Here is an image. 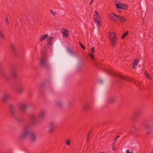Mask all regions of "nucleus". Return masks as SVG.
<instances>
[{
	"label": "nucleus",
	"mask_w": 153,
	"mask_h": 153,
	"mask_svg": "<svg viewBox=\"0 0 153 153\" xmlns=\"http://www.w3.org/2000/svg\"><path fill=\"white\" fill-rule=\"evenodd\" d=\"M30 122L25 125L24 129L22 131L19 135L20 140H24L28 137L30 132V128L36 126L38 122V118L34 114H31L29 116Z\"/></svg>",
	"instance_id": "1"
},
{
	"label": "nucleus",
	"mask_w": 153,
	"mask_h": 153,
	"mask_svg": "<svg viewBox=\"0 0 153 153\" xmlns=\"http://www.w3.org/2000/svg\"><path fill=\"white\" fill-rule=\"evenodd\" d=\"M103 71L106 73L109 74L112 76L117 77V80L119 82V83H121V79H123L129 82H132V80L131 78H129L128 79L126 78L119 74L114 72L112 69H108L107 71L103 69Z\"/></svg>",
	"instance_id": "2"
},
{
	"label": "nucleus",
	"mask_w": 153,
	"mask_h": 153,
	"mask_svg": "<svg viewBox=\"0 0 153 153\" xmlns=\"http://www.w3.org/2000/svg\"><path fill=\"white\" fill-rule=\"evenodd\" d=\"M41 56L40 60V65L45 68H48L49 66L47 62L46 56L45 51L41 53Z\"/></svg>",
	"instance_id": "3"
},
{
	"label": "nucleus",
	"mask_w": 153,
	"mask_h": 153,
	"mask_svg": "<svg viewBox=\"0 0 153 153\" xmlns=\"http://www.w3.org/2000/svg\"><path fill=\"white\" fill-rule=\"evenodd\" d=\"M109 36L112 47L113 48H114L116 46V35L114 32H112L109 33Z\"/></svg>",
	"instance_id": "4"
},
{
	"label": "nucleus",
	"mask_w": 153,
	"mask_h": 153,
	"mask_svg": "<svg viewBox=\"0 0 153 153\" xmlns=\"http://www.w3.org/2000/svg\"><path fill=\"white\" fill-rule=\"evenodd\" d=\"M142 112L141 111H137L133 113L131 116V118L134 121H137L139 117L142 115Z\"/></svg>",
	"instance_id": "5"
},
{
	"label": "nucleus",
	"mask_w": 153,
	"mask_h": 153,
	"mask_svg": "<svg viewBox=\"0 0 153 153\" xmlns=\"http://www.w3.org/2000/svg\"><path fill=\"white\" fill-rule=\"evenodd\" d=\"M95 13V14L93 16V19L95 22L97 23L98 26H100L101 25V22L100 21V18L99 16V13L96 11H94Z\"/></svg>",
	"instance_id": "6"
},
{
	"label": "nucleus",
	"mask_w": 153,
	"mask_h": 153,
	"mask_svg": "<svg viewBox=\"0 0 153 153\" xmlns=\"http://www.w3.org/2000/svg\"><path fill=\"white\" fill-rule=\"evenodd\" d=\"M28 138L31 143H34L36 140V136L35 133L32 131H30Z\"/></svg>",
	"instance_id": "7"
},
{
	"label": "nucleus",
	"mask_w": 153,
	"mask_h": 153,
	"mask_svg": "<svg viewBox=\"0 0 153 153\" xmlns=\"http://www.w3.org/2000/svg\"><path fill=\"white\" fill-rule=\"evenodd\" d=\"M9 109L11 115L14 117H15L16 114V108L13 104H9Z\"/></svg>",
	"instance_id": "8"
},
{
	"label": "nucleus",
	"mask_w": 153,
	"mask_h": 153,
	"mask_svg": "<svg viewBox=\"0 0 153 153\" xmlns=\"http://www.w3.org/2000/svg\"><path fill=\"white\" fill-rule=\"evenodd\" d=\"M16 90L19 94H21L24 92L25 88L22 84L19 83L17 84L16 87Z\"/></svg>",
	"instance_id": "9"
},
{
	"label": "nucleus",
	"mask_w": 153,
	"mask_h": 153,
	"mask_svg": "<svg viewBox=\"0 0 153 153\" xmlns=\"http://www.w3.org/2000/svg\"><path fill=\"white\" fill-rule=\"evenodd\" d=\"M11 74L13 77L15 79H17L19 77L16 68L14 66H12L11 68Z\"/></svg>",
	"instance_id": "10"
},
{
	"label": "nucleus",
	"mask_w": 153,
	"mask_h": 153,
	"mask_svg": "<svg viewBox=\"0 0 153 153\" xmlns=\"http://www.w3.org/2000/svg\"><path fill=\"white\" fill-rule=\"evenodd\" d=\"M116 7L118 9H121L123 10H126L128 8V6L123 4L119 3L116 4Z\"/></svg>",
	"instance_id": "11"
},
{
	"label": "nucleus",
	"mask_w": 153,
	"mask_h": 153,
	"mask_svg": "<svg viewBox=\"0 0 153 153\" xmlns=\"http://www.w3.org/2000/svg\"><path fill=\"white\" fill-rule=\"evenodd\" d=\"M11 95L8 94H5L3 95L2 98V100L3 102H5L7 100L11 98Z\"/></svg>",
	"instance_id": "12"
},
{
	"label": "nucleus",
	"mask_w": 153,
	"mask_h": 153,
	"mask_svg": "<svg viewBox=\"0 0 153 153\" xmlns=\"http://www.w3.org/2000/svg\"><path fill=\"white\" fill-rule=\"evenodd\" d=\"M54 38L52 36H50L47 38V44L48 48L51 49V46L52 45V42Z\"/></svg>",
	"instance_id": "13"
},
{
	"label": "nucleus",
	"mask_w": 153,
	"mask_h": 153,
	"mask_svg": "<svg viewBox=\"0 0 153 153\" xmlns=\"http://www.w3.org/2000/svg\"><path fill=\"white\" fill-rule=\"evenodd\" d=\"M109 17L110 19L113 21L116 22L118 19V15H116L113 13L109 14Z\"/></svg>",
	"instance_id": "14"
},
{
	"label": "nucleus",
	"mask_w": 153,
	"mask_h": 153,
	"mask_svg": "<svg viewBox=\"0 0 153 153\" xmlns=\"http://www.w3.org/2000/svg\"><path fill=\"white\" fill-rule=\"evenodd\" d=\"M19 107L22 112L25 113V109L27 108L28 106L27 105L22 104L20 105Z\"/></svg>",
	"instance_id": "15"
},
{
	"label": "nucleus",
	"mask_w": 153,
	"mask_h": 153,
	"mask_svg": "<svg viewBox=\"0 0 153 153\" xmlns=\"http://www.w3.org/2000/svg\"><path fill=\"white\" fill-rule=\"evenodd\" d=\"M55 125L53 123H50L49 125V132L50 133H51L53 131V129L55 127Z\"/></svg>",
	"instance_id": "16"
},
{
	"label": "nucleus",
	"mask_w": 153,
	"mask_h": 153,
	"mask_svg": "<svg viewBox=\"0 0 153 153\" xmlns=\"http://www.w3.org/2000/svg\"><path fill=\"white\" fill-rule=\"evenodd\" d=\"M117 20L120 21L121 22H124L126 21V19L125 17L123 16H120L118 15V19Z\"/></svg>",
	"instance_id": "17"
},
{
	"label": "nucleus",
	"mask_w": 153,
	"mask_h": 153,
	"mask_svg": "<svg viewBox=\"0 0 153 153\" xmlns=\"http://www.w3.org/2000/svg\"><path fill=\"white\" fill-rule=\"evenodd\" d=\"M90 107V105L88 103H86L83 106V109L85 111L89 110Z\"/></svg>",
	"instance_id": "18"
},
{
	"label": "nucleus",
	"mask_w": 153,
	"mask_h": 153,
	"mask_svg": "<svg viewBox=\"0 0 153 153\" xmlns=\"http://www.w3.org/2000/svg\"><path fill=\"white\" fill-rule=\"evenodd\" d=\"M64 32H62L63 35V37L65 38H66L68 37L69 36V34L68 33L66 32H68V30L66 29H64Z\"/></svg>",
	"instance_id": "19"
},
{
	"label": "nucleus",
	"mask_w": 153,
	"mask_h": 153,
	"mask_svg": "<svg viewBox=\"0 0 153 153\" xmlns=\"http://www.w3.org/2000/svg\"><path fill=\"white\" fill-rule=\"evenodd\" d=\"M11 49L12 51L14 53V54L15 55H17V52L16 51L15 46L14 45L12 44L11 45Z\"/></svg>",
	"instance_id": "20"
},
{
	"label": "nucleus",
	"mask_w": 153,
	"mask_h": 153,
	"mask_svg": "<svg viewBox=\"0 0 153 153\" xmlns=\"http://www.w3.org/2000/svg\"><path fill=\"white\" fill-rule=\"evenodd\" d=\"M76 104V102L75 100L69 101L68 106L70 107H72L75 105Z\"/></svg>",
	"instance_id": "21"
},
{
	"label": "nucleus",
	"mask_w": 153,
	"mask_h": 153,
	"mask_svg": "<svg viewBox=\"0 0 153 153\" xmlns=\"http://www.w3.org/2000/svg\"><path fill=\"white\" fill-rule=\"evenodd\" d=\"M56 105L59 108H62L63 107V105L60 101H58L56 103Z\"/></svg>",
	"instance_id": "22"
},
{
	"label": "nucleus",
	"mask_w": 153,
	"mask_h": 153,
	"mask_svg": "<svg viewBox=\"0 0 153 153\" xmlns=\"http://www.w3.org/2000/svg\"><path fill=\"white\" fill-rule=\"evenodd\" d=\"M116 101L115 99L113 97L110 98L108 100V102L110 104H113Z\"/></svg>",
	"instance_id": "23"
},
{
	"label": "nucleus",
	"mask_w": 153,
	"mask_h": 153,
	"mask_svg": "<svg viewBox=\"0 0 153 153\" xmlns=\"http://www.w3.org/2000/svg\"><path fill=\"white\" fill-rule=\"evenodd\" d=\"M145 128L146 129L151 130L153 128V125L147 124L145 125Z\"/></svg>",
	"instance_id": "24"
},
{
	"label": "nucleus",
	"mask_w": 153,
	"mask_h": 153,
	"mask_svg": "<svg viewBox=\"0 0 153 153\" xmlns=\"http://www.w3.org/2000/svg\"><path fill=\"white\" fill-rule=\"evenodd\" d=\"M138 59H137L134 61L133 65V68L134 69L136 68V66L138 64Z\"/></svg>",
	"instance_id": "25"
},
{
	"label": "nucleus",
	"mask_w": 153,
	"mask_h": 153,
	"mask_svg": "<svg viewBox=\"0 0 153 153\" xmlns=\"http://www.w3.org/2000/svg\"><path fill=\"white\" fill-rule=\"evenodd\" d=\"M2 76L7 81H8L10 79V77L7 74L3 73L2 74Z\"/></svg>",
	"instance_id": "26"
},
{
	"label": "nucleus",
	"mask_w": 153,
	"mask_h": 153,
	"mask_svg": "<svg viewBox=\"0 0 153 153\" xmlns=\"http://www.w3.org/2000/svg\"><path fill=\"white\" fill-rule=\"evenodd\" d=\"M48 36V34H46L42 36L40 39V41H42L45 40L46 39V38Z\"/></svg>",
	"instance_id": "27"
},
{
	"label": "nucleus",
	"mask_w": 153,
	"mask_h": 153,
	"mask_svg": "<svg viewBox=\"0 0 153 153\" xmlns=\"http://www.w3.org/2000/svg\"><path fill=\"white\" fill-rule=\"evenodd\" d=\"M128 31H126V32L124 33L121 37V39H123L125 37L128 35Z\"/></svg>",
	"instance_id": "28"
},
{
	"label": "nucleus",
	"mask_w": 153,
	"mask_h": 153,
	"mask_svg": "<svg viewBox=\"0 0 153 153\" xmlns=\"http://www.w3.org/2000/svg\"><path fill=\"white\" fill-rule=\"evenodd\" d=\"M45 112L44 111H42L39 115V117L40 118H43L45 115Z\"/></svg>",
	"instance_id": "29"
},
{
	"label": "nucleus",
	"mask_w": 153,
	"mask_h": 153,
	"mask_svg": "<svg viewBox=\"0 0 153 153\" xmlns=\"http://www.w3.org/2000/svg\"><path fill=\"white\" fill-rule=\"evenodd\" d=\"M14 118L16 120H17L18 122H20V123L23 121L24 120V118L23 117H21L20 118H16V117H14Z\"/></svg>",
	"instance_id": "30"
},
{
	"label": "nucleus",
	"mask_w": 153,
	"mask_h": 153,
	"mask_svg": "<svg viewBox=\"0 0 153 153\" xmlns=\"http://www.w3.org/2000/svg\"><path fill=\"white\" fill-rule=\"evenodd\" d=\"M134 84L137 86L140 87L141 83L138 81H135L134 82ZM140 88L141 89V88L140 87Z\"/></svg>",
	"instance_id": "31"
},
{
	"label": "nucleus",
	"mask_w": 153,
	"mask_h": 153,
	"mask_svg": "<svg viewBox=\"0 0 153 153\" xmlns=\"http://www.w3.org/2000/svg\"><path fill=\"white\" fill-rule=\"evenodd\" d=\"M146 76L149 79H151L150 75L146 71L144 72Z\"/></svg>",
	"instance_id": "32"
},
{
	"label": "nucleus",
	"mask_w": 153,
	"mask_h": 153,
	"mask_svg": "<svg viewBox=\"0 0 153 153\" xmlns=\"http://www.w3.org/2000/svg\"><path fill=\"white\" fill-rule=\"evenodd\" d=\"M151 133V130L146 129V135H149Z\"/></svg>",
	"instance_id": "33"
},
{
	"label": "nucleus",
	"mask_w": 153,
	"mask_h": 153,
	"mask_svg": "<svg viewBox=\"0 0 153 153\" xmlns=\"http://www.w3.org/2000/svg\"><path fill=\"white\" fill-rule=\"evenodd\" d=\"M88 56H90L92 60L93 61L94 60V56L93 54L91 53H89L88 54Z\"/></svg>",
	"instance_id": "34"
},
{
	"label": "nucleus",
	"mask_w": 153,
	"mask_h": 153,
	"mask_svg": "<svg viewBox=\"0 0 153 153\" xmlns=\"http://www.w3.org/2000/svg\"><path fill=\"white\" fill-rule=\"evenodd\" d=\"M91 131H90L88 133V135H87V141H88L90 137V135L91 134Z\"/></svg>",
	"instance_id": "35"
},
{
	"label": "nucleus",
	"mask_w": 153,
	"mask_h": 153,
	"mask_svg": "<svg viewBox=\"0 0 153 153\" xmlns=\"http://www.w3.org/2000/svg\"><path fill=\"white\" fill-rule=\"evenodd\" d=\"M65 144L69 146L70 145V141L69 139L67 140L66 141Z\"/></svg>",
	"instance_id": "36"
},
{
	"label": "nucleus",
	"mask_w": 153,
	"mask_h": 153,
	"mask_svg": "<svg viewBox=\"0 0 153 153\" xmlns=\"http://www.w3.org/2000/svg\"><path fill=\"white\" fill-rule=\"evenodd\" d=\"M0 36H1V39H4V36L2 33L1 32V31L0 30Z\"/></svg>",
	"instance_id": "37"
},
{
	"label": "nucleus",
	"mask_w": 153,
	"mask_h": 153,
	"mask_svg": "<svg viewBox=\"0 0 153 153\" xmlns=\"http://www.w3.org/2000/svg\"><path fill=\"white\" fill-rule=\"evenodd\" d=\"M94 64L96 67L98 69H100V67H99L98 64L96 62H95Z\"/></svg>",
	"instance_id": "38"
},
{
	"label": "nucleus",
	"mask_w": 153,
	"mask_h": 153,
	"mask_svg": "<svg viewBox=\"0 0 153 153\" xmlns=\"http://www.w3.org/2000/svg\"><path fill=\"white\" fill-rule=\"evenodd\" d=\"M51 13L53 15V16H55V14L56 13V12H54L53 10H50Z\"/></svg>",
	"instance_id": "39"
},
{
	"label": "nucleus",
	"mask_w": 153,
	"mask_h": 153,
	"mask_svg": "<svg viewBox=\"0 0 153 153\" xmlns=\"http://www.w3.org/2000/svg\"><path fill=\"white\" fill-rule=\"evenodd\" d=\"M133 128L135 131L137 130L138 129V128L135 126H133Z\"/></svg>",
	"instance_id": "40"
},
{
	"label": "nucleus",
	"mask_w": 153,
	"mask_h": 153,
	"mask_svg": "<svg viewBox=\"0 0 153 153\" xmlns=\"http://www.w3.org/2000/svg\"><path fill=\"white\" fill-rule=\"evenodd\" d=\"M79 44L80 45L82 48H83V49L85 50V47L83 45H82L81 42H79Z\"/></svg>",
	"instance_id": "41"
},
{
	"label": "nucleus",
	"mask_w": 153,
	"mask_h": 153,
	"mask_svg": "<svg viewBox=\"0 0 153 153\" xmlns=\"http://www.w3.org/2000/svg\"><path fill=\"white\" fill-rule=\"evenodd\" d=\"M45 86V84L44 83H42L40 85V87L41 89L43 88Z\"/></svg>",
	"instance_id": "42"
},
{
	"label": "nucleus",
	"mask_w": 153,
	"mask_h": 153,
	"mask_svg": "<svg viewBox=\"0 0 153 153\" xmlns=\"http://www.w3.org/2000/svg\"><path fill=\"white\" fill-rule=\"evenodd\" d=\"M126 153H133V152L132 151L131 152H130L129 149H128L126 151Z\"/></svg>",
	"instance_id": "43"
},
{
	"label": "nucleus",
	"mask_w": 153,
	"mask_h": 153,
	"mask_svg": "<svg viewBox=\"0 0 153 153\" xmlns=\"http://www.w3.org/2000/svg\"><path fill=\"white\" fill-rule=\"evenodd\" d=\"M91 51L92 52H94V49L93 47H92L91 49Z\"/></svg>",
	"instance_id": "44"
},
{
	"label": "nucleus",
	"mask_w": 153,
	"mask_h": 153,
	"mask_svg": "<svg viewBox=\"0 0 153 153\" xmlns=\"http://www.w3.org/2000/svg\"><path fill=\"white\" fill-rule=\"evenodd\" d=\"M119 137V135H118L115 138L114 140L115 141V142L116 141V140Z\"/></svg>",
	"instance_id": "45"
},
{
	"label": "nucleus",
	"mask_w": 153,
	"mask_h": 153,
	"mask_svg": "<svg viewBox=\"0 0 153 153\" xmlns=\"http://www.w3.org/2000/svg\"><path fill=\"white\" fill-rule=\"evenodd\" d=\"M6 22L8 24H9V22L8 20V18H7V19H6Z\"/></svg>",
	"instance_id": "46"
},
{
	"label": "nucleus",
	"mask_w": 153,
	"mask_h": 153,
	"mask_svg": "<svg viewBox=\"0 0 153 153\" xmlns=\"http://www.w3.org/2000/svg\"><path fill=\"white\" fill-rule=\"evenodd\" d=\"M103 81L101 80H100L99 81V82L101 83H103Z\"/></svg>",
	"instance_id": "47"
},
{
	"label": "nucleus",
	"mask_w": 153,
	"mask_h": 153,
	"mask_svg": "<svg viewBox=\"0 0 153 153\" xmlns=\"http://www.w3.org/2000/svg\"><path fill=\"white\" fill-rule=\"evenodd\" d=\"M102 62H101L100 63V65H101V68H103L102 65Z\"/></svg>",
	"instance_id": "48"
},
{
	"label": "nucleus",
	"mask_w": 153,
	"mask_h": 153,
	"mask_svg": "<svg viewBox=\"0 0 153 153\" xmlns=\"http://www.w3.org/2000/svg\"><path fill=\"white\" fill-rule=\"evenodd\" d=\"M93 1V0H91V1L90 3V4H91L92 3Z\"/></svg>",
	"instance_id": "49"
},
{
	"label": "nucleus",
	"mask_w": 153,
	"mask_h": 153,
	"mask_svg": "<svg viewBox=\"0 0 153 153\" xmlns=\"http://www.w3.org/2000/svg\"><path fill=\"white\" fill-rule=\"evenodd\" d=\"M99 153H105L104 152H100Z\"/></svg>",
	"instance_id": "50"
},
{
	"label": "nucleus",
	"mask_w": 153,
	"mask_h": 153,
	"mask_svg": "<svg viewBox=\"0 0 153 153\" xmlns=\"http://www.w3.org/2000/svg\"><path fill=\"white\" fill-rule=\"evenodd\" d=\"M118 11L120 13V11L119 10H118Z\"/></svg>",
	"instance_id": "51"
},
{
	"label": "nucleus",
	"mask_w": 153,
	"mask_h": 153,
	"mask_svg": "<svg viewBox=\"0 0 153 153\" xmlns=\"http://www.w3.org/2000/svg\"><path fill=\"white\" fill-rule=\"evenodd\" d=\"M7 18H7V16H6V19H7Z\"/></svg>",
	"instance_id": "52"
},
{
	"label": "nucleus",
	"mask_w": 153,
	"mask_h": 153,
	"mask_svg": "<svg viewBox=\"0 0 153 153\" xmlns=\"http://www.w3.org/2000/svg\"><path fill=\"white\" fill-rule=\"evenodd\" d=\"M112 149H113V150H115V149H114V147H113V148Z\"/></svg>",
	"instance_id": "53"
},
{
	"label": "nucleus",
	"mask_w": 153,
	"mask_h": 153,
	"mask_svg": "<svg viewBox=\"0 0 153 153\" xmlns=\"http://www.w3.org/2000/svg\"><path fill=\"white\" fill-rule=\"evenodd\" d=\"M68 51H70V50L69 49V48H68Z\"/></svg>",
	"instance_id": "54"
}]
</instances>
